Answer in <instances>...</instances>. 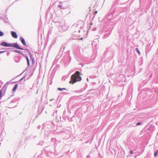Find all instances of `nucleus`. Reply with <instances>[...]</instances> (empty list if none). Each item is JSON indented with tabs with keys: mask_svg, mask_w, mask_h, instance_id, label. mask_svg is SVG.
<instances>
[{
	"mask_svg": "<svg viewBox=\"0 0 158 158\" xmlns=\"http://www.w3.org/2000/svg\"><path fill=\"white\" fill-rule=\"evenodd\" d=\"M158 149H155L154 150V155L155 157L157 156H158Z\"/></svg>",
	"mask_w": 158,
	"mask_h": 158,
	"instance_id": "412c9836",
	"label": "nucleus"
},
{
	"mask_svg": "<svg viewBox=\"0 0 158 158\" xmlns=\"http://www.w3.org/2000/svg\"><path fill=\"white\" fill-rule=\"evenodd\" d=\"M55 19L53 20L55 23H59V26L58 27V29L59 31L63 32L67 30L68 29L67 26L65 25V21L64 19H62L59 22L58 21H55Z\"/></svg>",
	"mask_w": 158,
	"mask_h": 158,
	"instance_id": "f03ea898",
	"label": "nucleus"
},
{
	"mask_svg": "<svg viewBox=\"0 0 158 158\" xmlns=\"http://www.w3.org/2000/svg\"><path fill=\"white\" fill-rule=\"evenodd\" d=\"M115 5V3L114 2L113 3V4H112V6L111 8V10L112 9V8H113V7Z\"/></svg>",
	"mask_w": 158,
	"mask_h": 158,
	"instance_id": "f704fd0d",
	"label": "nucleus"
},
{
	"mask_svg": "<svg viewBox=\"0 0 158 158\" xmlns=\"http://www.w3.org/2000/svg\"><path fill=\"white\" fill-rule=\"evenodd\" d=\"M28 67H29L27 66V67L26 69L25 70V71L28 70V69H29Z\"/></svg>",
	"mask_w": 158,
	"mask_h": 158,
	"instance_id": "79ce46f5",
	"label": "nucleus"
},
{
	"mask_svg": "<svg viewBox=\"0 0 158 158\" xmlns=\"http://www.w3.org/2000/svg\"><path fill=\"white\" fill-rule=\"evenodd\" d=\"M81 75V74L79 72L76 71L75 73L71 75V80L69 81L70 83L73 84L77 81H81L82 78L80 76Z\"/></svg>",
	"mask_w": 158,
	"mask_h": 158,
	"instance_id": "f257e3e1",
	"label": "nucleus"
},
{
	"mask_svg": "<svg viewBox=\"0 0 158 158\" xmlns=\"http://www.w3.org/2000/svg\"><path fill=\"white\" fill-rule=\"evenodd\" d=\"M93 90H94V89H90V90L89 91H91Z\"/></svg>",
	"mask_w": 158,
	"mask_h": 158,
	"instance_id": "49530a36",
	"label": "nucleus"
},
{
	"mask_svg": "<svg viewBox=\"0 0 158 158\" xmlns=\"http://www.w3.org/2000/svg\"><path fill=\"white\" fill-rule=\"evenodd\" d=\"M28 50V53L30 55V59L31 60V62H32V64H34L35 63V59L34 57L32 55L31 52L30 51L29 49H27Z\"/></svg>",
	"mask_w": 158,
	"mask_h": 158,
	"instance_id": "9d476101",
	"label": "nucleus"
},
{
	"mask_svg": "<svg viewBox=\"0 0 158 158\" xmlns=\"http://www.w3.org/2000/svg\"><path fill=\"white\" fill-rule=\"evenodd\" d=\"M114 11V9L113 11L111 12L110 13L108 14L105 16V18L106 20H111L112 19L113 16Z\"/></svg>",
	"mask_w": 158,
	"mask_h": 158,
	"instance_id": "6e6552de",
	"label": "nucleus"
},
{
	"mask_svg": "<svg viewBox=\"0 0 158 158\" xmlns=\"http://www.w3.org/2000/svg\"><path fill=\"white\" fill-rule=\"evenodd\" d=\"M58 7H59L61 9H66V8L65 7H62V6L61 5H60V4L58 6Z\"/></svg>",
	"mask_w": 158,
	"mask_h": 158,
	"instance_id": "bb28decb",
	"label": "nucleus"
},
{
	"mask_svg": "<svg viewBox=\"0 0 158 158\" xmlns=\"http://www.w3.org/2000/svg\"><path fill=\"white\" fill-rule=\"evenodd\" d=\"M73 118V117H72L71 118V119H72Z\"/></svg>",
	"mask_w": 158,
	"mask_h": 158,
	"instance_id": "13d9d810",
	"label": "nucleus"
},
{
	"mask_svg": "<svg viewBox=\"0 0 158 158\" xmlns=\"http://www.w3.org/2000/svg\"><path fill=\"white\" fill-rule=\"evenodd\" d=\"M65 47V44H63L61 45L60 51L58 54H59V56H61L62 55L63 56L65 55L64 54H63V52L64 49Z\"/></svg>",
	"mask_w": 158,
	"mask_h": 158,
	"instance_id": "1a4fd4ad",
	"label": "nucleus"
},
{
	"mask_svg": "<svg viewBox=\"0 0 158 158\" xmlns=\"http://www.w3.org/2000/svg\"><path fill=\"white\" fill-rule=\"evenodd\" d=\"M11 34L12 36L15 38H18V35L14 31H11Z\"/></svg>",
	"mask_w": 158,
	"mask_h": 158,
	"instance_id": "4468645a",
	"label": "nucleus"
},
{
	"mask_svg": "<svg viewBox=\"0 0 158 158\" xmlns=\"http://www.w3.org/2000/svg\"><path fill=\"white\" fill-rule=\"evenodd\" d=\"M4 35V33L2 31H0V36H2Z\"/></svg>",
	"mask_w": 158,
	"mask_h": 158,
	"instance_id": "7c9ffc66",
	"label": "nucleus"
},
{
	"mask_svg": "<svg viewBox=\"0 0 158 158\" xmlns=\"http://www.w3.org/2000/svg\"><path fill=\"white\" fill-rule=\"evenodd\" d=\"M136 118H133L131 119V122H133V123L131 124V126L133 127H135L140 125L142 124V123L141 122H138L136 123Z\"/></svg>",
	"mask_w": 158,
	"mask_h": 158,
	"instance_id": "0eeeda50",
	"label": "nucleus"
},
{
	"mask_svg": "<svg viewBox=\"0 0 158 158\" xmlns=\"http://www.w3.org/2000/svg\"><path fill=\"white\" fill-rule=\"evenodd\" d=\"M10 54V52H7L6 53V55L7 56H8Z\"/></svg>",
	"mask_w": 158,
	"mask_h": 158,
	"instance_id": "58836bf2",
	"label": "nucleus"
},
{
	"mask_svg": "<svg viewBox=\"0 0 158 158\" xmlns=\"http://www.w3.org/2000/svg\"><path fill=\"white\" fill-rule=\"evenodd\" d=\"M66 78H67V77H66V76H64L62 77V79L63 80H65Z\"/></svg>",
	"mask_w": 158,
	"mask_h": 158,
	"instance_id": "2f4dec72",
	"label": "nucleus"
},
{
	"mask_svg": "<svg viewBox=\"0 0 158 158\" xmlns=\"http://www.w3.org/2000/svg\"><path fill=\"white\" fill-rule=\"evenodd\" d=\"M80 30H78V32H79V33L80 32Z\"/></svg>",
	"mask_w": 158,
	"mask_h": 158,
	"instance_id": "8fccbe9b",
	"label": "nucleus"
},
{
	"mask_svg": "<svg viewBox=\"0 0 158 158\" xmlns=\"http://www.w3.org/2000/svg\"><path fill=\"white\" fill-rule=\"evenodd\" d=\"M25 76H24V77H23L22 78H21L20 80L19 81V83H20V84H23L24 83V81H25V80H24V81H22L24 79H25Z\"/></svg>",
	"mask_w": 158,
	"mask_h": 158,
	"instance_id": "a211bd4d",
	"label": "nucleus"
},
{
	"mask_svg": "<svg viewBox=\"0 0 158 158\" xmlns=\"http://www.w3.org/2000/svg\"><path fill=\"white\" fill-rule=\"evenodd\" d=\"M8 47H10L15 48L19 49L27 50V49H24L20 47L17 43H8Z\"/></svg>",
	"mask_w": 158,
	"mask_h": 158,
	"instance_id": "423d86ee",
	"label": "nucleus"
},
{
	"mask_svg": "<svg viewBox=\"0 0 158 158\" xmlns=\"http://www.w3.org/2000/svg\"><path fill=\"white\" fill-rule=\"evenodd\" d=\"M44 144V142L43 141H40V142L39 143L37 144V145L39 144L40 145L42 146L43 144Z\"/></svg>",
	"mask_w": 158,
	"mask_h": 158,
	"instance_id": "c85d7f7f",
	"label": "nucleus"
},
{
	"mask_svg": "<svg viewBox=\"0 0 158 158\" xmlns=\"http://www.w3.org/2000/svg\"><path fill=\"white\" fill-rule=\"evenodd\" d=\"M97 76L96 75L91 76H90V78H96Z\"/></svg>",
	"mask_w": 158,
	"mask_h": 158,
	"instance_id": "c756f323",
	"label": "nucleus"
},
{
	"mask_svg": "<svg viewBox=\"0 0 158 158\" xmlns=\"http://www.w3.org/2000/svg\"><path fill=\"white\" fill-rule=\"evenodd\" d=\"M96 30V29L95 28H94V30H93V31H95Z\"/></svg>",
	"mask_w": 158,
	"mask_h": 158,
	"instance_id": "3c124183",
	"label": "nucleus"
},
{
	"mask_svg": "<svg viewBox=\"0 0 158 158\" xmlns=\"http://www.w3.org/2000/svg\"><path fill=\"white\" fill-rule=\"evenodd\" d=\"M53 100V99H51V100H50V101H52V100Z\"/></svg>",
	"mask_w": 158,
	"mask_h": 158,
	"instance_id": "603ef678",
	"label": "nucleus"
},
{
	"mask_svg": "<svg viewBox=\"0 0 158 158\" xmlns=\"http://www.w3.org/2000/svg\"><path fill=\"white\" fill-rule=\"evenodd\" d=\"M110 33H108L105 34L104 36L102 37L103 39L107 38L110 35Z\"/></svg>",
	"mask_w": 158,
	"mask_h": 158,
	"instance_id": "aec40b11",
	"label": "nucleus"
},
{
	"mask_svg": "<svg viewBox=\"0 0 158 158\" xmlns=\"http://www.w3.org/2000/svg\"><path fill=\"white\" fill-rule=\"evenodd\" d=\"M97 13V11H96L95 12V14H96Z\"/></svg>",
	"mask_w": 158,
	"mask_h": 158,
	"instance_id": "de8ad7c7",
	"label": "nucleus"
},
{
	"mask_svg": "<svg viewBox=\"0 0 158 158\" xmlns=\"http://www.w3.org/2000/svg\"><path fill=\"white\" fill-rule=\"evenodd\" d=\"M60 57V56H59V54H57V55L56 56V59H58Z\"/></svg>",
	"mask_w": 158,
	"mask_h": 158,
	"instance_id": "473e14b6",
	"label": "nucleus"
},
{
	"mask_svg": "<svg viewBox=\"0 0 158 158\" xmlns=\"http://www.w3.org/2000/svg\"><path fill=\"white\" fill-rule=\"evenodd\" d=\"M37 128L38 129H40V128H41V126L40 125H38L37 126Z\"/></svg>",
	"mask_w": 158,
	"mask_h": 158,
	"instance_id": "e433bc0d",
	"label": "nucleus"
},
{
	"mask_svg": "<svg viewBox=\"0 0 158 158\" xmlns=\"http://www.w3.org/2000/svg\"><path fill=\"white\" fill-rule=\"evenodd\" d=\"M135 51L139 54V55H140V52L139 51V50L138 48H135Z\"/></svg>",
	"mask_w": 158,
	"mask_h": 158,
	"instance_id": "a878e982",
	"label": "nucleus"
},
{
	"mask_svg": "<svg viewBox=\"0 0 158 158\" xmlns=\"http://www.w3.org/2000/svg\"><path fill=\"white\" fill-rule=\"evenodd\" d=\"M19 98H16L14 99L11 101L10 104V105H11L12 104L15 103L17 102L18 101H19Z\"/></svg>",
	"mask_w": 158,
	"mask_h": 158,
	"instance_id": "dca6fc26",
	"label": "nucleus"
},
{
	"mask_svg": "<svg viewBox=\"0 0 158 158\" xmlns=\"http://www.w3.org/2000/svg\"><path fill=\"white\" fill-rule=\"evenodd\" d=\"M77 97L76 96H73L70 98L69 100V102H71L74 99H76Z\"/></svg>",
	"mask_w": 158,
	"mask_h": 158,
	"instance_id": "b1692460",
	"label": "nucleus"
},
{
	"mask_svg": "<svg viewBox=\"0 0 158 158\" xmlns=\"http://www.w3.org/2000/svg\"><path fill=\"white\" fill-rule=\"evenodd\" d=\"M78 24L77 25V27L79 28H82L83 26V22L82 21L78 22Z\"/></svg>",
	"mask_w": 158,
	"mask_h": 158,
	"instance_id": "f8f14e48",
	"label": "nucleus"
},
{
	"mask_svg": "<svg viewBox=\"0 0 158 158\" xmlns=\"http://www.w3.org/2000/svg\"><path fill=\"white\" fill-rule=\"evenodd\" d=\"M83 39V38H80V39L81 40H82Z\"/></svg>",
	"mask_w": 158,
	"mask_h": 158,
	"instance_id": "09e8293b",
	"label": "nucleus"
},
{
	"mask_svg": "<svg viewBox=\"0 0 158 158\" xmlns=\"http://www.w3.org/2000/svg\"><path fill=\"white\" fill-rule=\"evenodd\" d=\"M87 85L86 84H85V87H84L83 88H85V89L87 88Z\"/></svg>",
	"mask_w": 158,
	"mask_h": 158,
	"instance_id": "a19ab883",
	"label": "nucleus"
},
{
	"mask_svg": "<svg viewBox=\"0 0 158 158\" xmlns=\"http://www.w3.org/2000/svg\"><path fill=\"white\" fill-rule=\"evenodd\" d=\"M18 86V84H15L14 85V87L12 89V91L14 92L16 90V89L17 88Z\"/></svg>",
	"mask_w": 158,
	"mask_h": 158,
	"instance_id": "6ab92c4d",
	"label": "nucleus"
},
{
	"mask_svg": "<svg viewBox=\"0 0 158 158\" xmlns=\"http://www.w3.org/2000/svg\"><path fill=\"white\" fill-rule=\"evenodd\" d=\"M59 66H59V65H56V67H58V68H59Z\"/></svg>",
	"mask_w": 158,
	"mask_h": 158,
	"instance_id": "37998d69",
	"label": "nucleus"
},
{
	"mask_svg": "<svg viewBox=\"0 0 158 158\" xmlns=\"http://www.w3.org/2000/svg\"><path fill=\"white\" fill-rule=\"evenodd\" d=\"M14 60L17 63L19 62L20 60V58L18 56H15L14 57Z\"/></svg>",
	"mask_w": 158,
	"mask_h": 158,
	"instance_id": "f3484780",
	"label": "nucleus"
},
{
	"mask_svg": "<svg viewBox=\"0 0 158 158\" xmlns=\"http://www.w3.org/2000/svg\"><path fill=\"white\" fill-rule=\"evenodd\" d=\"M13 52H17L21 54L23 56V55H24V54H23L19 50H14L13 51Z\"/></svg>",
	"mask_w": 158,
	"mask_h": 158,
	"instance_id": "5701e85b",
	"label": "nucleus"
},
{
	"mask_svg": "<svg viewBox=\"0 0 158 158\" xmlns=\"http://www.w3.org/2000/svg\"><path fill=\"white\" fill-rule=\"evenodd\" d=\"M57 90H59V91H62L63 90V88H57Z\"/></svg>",
	"mask_w": 158,
	"mask_h": 158,
	"instance_id": "72a5a7b5",
	"label": "nucleus"
},
{
	"mask_svg": "<svg viewBox=\"0 0 158 158\" xmlns=\"http://www.w3.org/2000/svg\"><path fill=\"white\" fill-rule=\"evenodd\" d=\"M65 55L63 56V58L61 60V63H62L64 66H67L70 63L71 60V58L69 55V52L67 51L65 52Z\"/></svg>",
	"mask_w": 158,
	"mask_h": 158,
	"instance_id": "7ed1b4c3",
	"label": "nucleus"
},
{
	"mask_svg": "<svg viewBox=\"0 0 158 158\" xmlns=\"http://www.w3.org/2000/svg\"><path fill=\"white\" fill-rule=\"evenodd\" d=\"M6 85H4V87H5V86Z\"/></svg>",
	"mask_w": 158,
	"mask_h": 158,
	"instance_id": "6e6d98bb",
	"label": "nucleus"
},
{
	"mask_svg": "<svg viewBox=\"0 0 158 158\" xmlns=\"http://www.w3.org/2000/svg\"><path fill=\"white\" fill-rule=\"evenodd\" d=\"M130 153L131 154H133V151L132 150L130 151Z\"/></svg>",
	"mask_w": 158,
	"mask_h": 158,
	"instance_id": "ea45409f",
	"label": "nucleus"
},
{
	"mask_svg": "<svg viewBox=\"0 0 158 158\" xmlns=\"http://www.w3.org/2000/svg\"><path fill=\"white\" fill-rule=\"evenodd\" d=\"M99 155V158H102V156H101V155L100 154H98Z\"/></svg>",
	"mask_w": 158,
	"mask_h": 158,
	"instance_id": "4c0bfd02",
	"label": "nucleus"
},
{
	"mask_svg": "<svg viewBox=\"0 0 158 158\" xmlns=\"http://www.w3.org/2000/svg\"><path fill=\"white\" fill-rule=\"evenodd\" d=\"M23 57H25L27 60V65L28 67H29L30 66V61L29 60L28 57L27 55L24 54L23 56Z\"/></svg>",
	"mask_w": 158,
	"mask_h": 158,
	"instance_id": "ddd939ff",
	"label": "nucleus"
},
{
	"mask_svg": "<svg viewBox=\"0 0 158 158\" xmlns=\"http://www.w3.org/2000/svg\"><path fill=\"white\" fill-rule=\"evenodd\" d=\"M86 80L87 81H89V79L88 78H87Z\"/></svg>",
	"mask_w": 158,
	"mask_h": 158,
	"instance_id": "a18cd8bd",
	"label": "nucleus"
},
{
	"mask_svg": "<svg viewBox=\"0 0 158 158\" xmlns=\"http://www.w3.org/2000/svg\"><path fill=\"white\" fill-rule=\"evenodd\" d=\"M61 3V2H60V3Z\"/></svg>",
	"mask_w": 158,
	"mask_h": 158,
	"instance_id": "4d7b16f0",
	"label": "nucleus"
},
{
	"mask_svg": "<svg viewBox=\"0 0 158 158\" xmlns=\"http://www.w3.org/2000/svg\"><path fill=\"white\" fill-rule=\"evenodd\" d=\"M43 127L42 129V130L43 131L44 130V135L45 136H47L48 135L52 129V127L51 124H46L45 125V124H43Z\"/></svg>",
	"mask_w": 158,
	"mask_h": 158,
	"instance_id": "20e7f679",
	"label": "nucleus"
},
{
	"mask_svg": "<svg viewBox=\"0 0 158 158\" xmlns=\"http://www.w3.org/2000/svg\"><path fill=\"white\" fill-rule=\"evenodd\" d=\"M19 40L23 45H24V46H26L27 47H28V46L27 45L24 39L22 37H21L20 38Z\"/></svg>",
	"mask_w": 158,
	"mask_h": 158,
	"instance_id": "9b49d317",
	"label": "nucleus"
},
{
	"mask_svg": "<svg viewBox=\"0 0 158 158\" xmlns=\"http://www.w3.org/2000/svg\"><path fill=\"white\" fill-rule=\"evenodd\" d=\"M56 139L55 138H52L51 139V141L52 142H53L54 143H55V142H56Z\"/></svg>",
	"mask_w": 158,
	"mask_h": 158,
	"instance_id": "cd10ccee",
	"label": "nucleus"
},
{
	"mask_svg": "<svg viewBox=\"0 0 158 158\" xmlns=\"http://www.w3.org/2000/svg\"><path fill=\"white\" fill-rule=\"evenodd\" d=\"M114 53L113 52L110 51H105L103 54V57H106L107 58L111 59L113 56Z\"/></svg>",
	"mask_w": 158,
	"mask_h": 158,
	"instance_id": "39448f33",
	"label": "nucleus"
},
{
	"mask_svg": "<svg viewBox=\"0 0 158 158\" xmlns=\"http://www.w3.org/2000/svg\"><path fill=\"white\" fill-rule=\"evenodd\" d=\"M8 43L5 41L2 42L0 44V45L3 46L5 47H8Z\"/></svg>",
	"mask_w": 158,
	"mask_h": 158,
	"instance_id": "2eb2a0df",
	"label": "nucleus"
},
{
	"mask_svg": "<svg viewBox=\"0 0 158 158\" xmlns=\"http://www.w3.org/2000/svg\"><path fill=\"white\" fill-rule=\"evenodd\" d=\"M24 71H23V72L22 73H21V74H22V73H23Z\"/></svg>",
	"mask_w": 158,
	"mask_h": 158,
	"instance_id": "5fc2aeb1",
	"label": "nucleus"
},
{
	"mask_svg": "<svg viewBox=\"0 0 158 158\" xmlns=\"http://www.w3.org/2000/svg\"><path fill=\"white\" fill-rule=\"evenodd\" d=\"M16 106H17V105H15V106L13 107H15Z\"/></svg>",
	"mask_w": 158,
	"mask_h": 158,
	"instance_id": "864d4df0",
	"label": "nucleus"
},
{
	"mask_svg": "<svg viewBox=\"0 0 158 158\" xmlns=\"http://www.w3.org/2000/svg\"><path fill=\"white\" fill-rule=\"evenodd\" d=\"M6 52V51H0V54L4 53V52Z\"/></svg>",
	"mask_w": 158,
	"mask_h": 158,
	"instance_id": "c9c22d12",
	"label": "nucleus"
},
{
	"mask_svg": "<svg viewBox=\"0 0 158 158\" xmlns=\"http://www.w3.org/2000/svg\"><path fill=\"white\" fill-rule=\"evenodd\" d=\"M3 20L6 23H7L8 22V19L6 17L3 18Z\"/></svg>",
	"mask_w": 158,
	"mask_h": 158,
	"instance_id": "393cba45",
	"label": "nucleus"
},
{
	"mask_svg": "<svg viewBox=\"0 0 158 158\" xmlns=\"http://www.w3.org/2000/svg\"><path fill=\"white\" fill-rule=\"evenodd\" d=\"M63 90H66V89L65 88H63Z\"/></svg>",
	"mask_w": 158,
	"mask_h": 158,
	"instance_id": "c03bdc74",
	"label": "nucleus"
},
{
	"mask_svg": "<svg viewBox=\"0 0 158 158\" xmlns=\"http://www.w3.org/2000/svg\"><path fill=\"white\" fill-rule=\"evenodd\" d=\"M85 89V88H82L81 89L79 90H77L74 92L76 93H80L83 91Z\"/></svg>",
	"mask_w": 158,
	"mask_h": 158,
	"instance_id": "4be33fe9",
	"label": "nucleus"
}]
</instances>
